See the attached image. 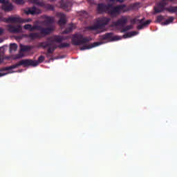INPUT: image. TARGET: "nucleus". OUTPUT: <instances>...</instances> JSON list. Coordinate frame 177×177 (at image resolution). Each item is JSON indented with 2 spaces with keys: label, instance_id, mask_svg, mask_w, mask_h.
<instances>
[{
  "label": "nucleus",
  "instance_id": "43",
  "mask_svg": "<svg viewBox=\"0 0 177 177\" xmlns=\"http://www.w3.org/2000/svg\"><path fill=\"white\" fill-rule=\"evenodd\" d=\"M176 15H177V12H176Z\"/></svg>",
  "mask_w": 177,
  "mask_h": 177
},
{
  "label": "nucleus",
  "instance_id": "20",
  "mask_svg": "<svg viewBox=\"0 0 177 177\" xmlns=\"http://www.w3.org/2000/svg\"><path fill=\"white\" fill-rule=\"evenodd\" d=\"M47 53H46V56H47V57H51L53 53H54V51L56 50V47H53V48H51V47H47Z\"/></svg>",
  "mask_w": 177,
  "mask_h": 177
},
{
  "label": "nucleus",
  "instance_id": "7",
  "mask_svg": "<svg viewBox=\"0 0 177 177\" xmlns=\"http://www.w3.org/2000/svg\"><path fill=\"white\" fill-rule=\"evenodd\" d=\"M6 28L9 32H11L12 34L20 33L22 30L21 25L8 24V25H7Z\"/></svg>",
  "mask_w": 177,
  "mask_h": 177
},
{
  "label": "nucleus",
  "instance_id": "21",
  "mask_svg": "<svg viewBox=\"0 0 177 177\" xmlns=\"http://www.w3.org/2000/svg\"><path fill=\"white\" fill-rule=\"evenodd\" d=\"M138 34H139V32H138L137 31H131V32H129L125 34L124 35H123V38L127 39V38L133 37L135 35H137Z\"/></svg>",
  "mask_w": 177,
  "mask_h": 177
},
{
  "label": "nucleus",
  "instance_id": "2",
  "mask_svg": "<svg viewBox=\"0 0 177 177\" xmlns=\"http://www.w3.org/2000/svg\"><path fill=\"white\" fill-rule=\"evenodd\" d=\"M66 39H68V37L57 35V36H55L53 39L52 37H50L47 39V41L40 42L39 44V46L40 48H42L43 49H46L48 47H50L51 48H56V49L57 48L63 49L65 48H68L70 47V44L62 43L64 40H66ZM54 42L61 43V44L57 46L55 44H54Z\"/></svg>",
  "mask_w": 177,
  "mask_h": 177
},
{
  "label": "nucleus",
  "instance_id": "4",
  "mask_svg": "<svg viewBox=\"0 0 177 177\" xmlns=\"http://www.w3.org/2000/svg\"><path fill=\"white\" fill-rule=\"evenodd\" d=\"M92 41L91 37H84L81 33L73 35L71 42L75 46H82Z\"/></svg>",
  "mask_w": 177,
  "mask_h": 177
},
{
  "label": "nucleus",
  "instance_id": "26",
  "mask_svg": "<svg viewBox=\"0 0 177 177\" xmlns=\"http://www.w3.org/2000/svg\"><path fill=\"white\" fill-rule=\"evenodd\" d=\"M53 22H54V19H53V17H46V19L44 21V23L47 25L52 24H53Z\"/></svg>",
  "mask_w": 177,
  "mask_h": 177
},
{
  "label": "nucleus",
  "instance_id": "3",
  "mask_svg": "<svg viewBox=\"0 0 177 177\" xmlns=\"http://www.w3.org/2000/svg\"><path fill=\"white\" fill-rule=\"evenodd\" d=\"M44 59H45L44 56L41 55L39 57L38 61H33L32 59H22L18 63L15 64V65L1 68L0 72L11 71L12 69L17 68L21 66H24V67H29V66L36 67L39 65V64L44 62Z\"/></svg>",
  "mask_w": 177,
  "mask_h": 177
},
{
  "label": "nucleus",
  "instance_id": "14",
  "mask_svg": "<svg viewBox=\"0 0 177 177\" xmlns=\"http://www.w3.org/2000/svg\"><path fill=\"white\" fill-rule=\"evenodd\" d=\"M37 30L40 31V35H49L53 32V28H43L40 26H38Z\"/></svg>",
  "mask_w": 177,
  "mask_h": 177
},
{
  "label": "nucleus",
  "instance_id": "18",
  "mask_svg": "<svg viewBox=\"0 0 177 177\" xmlns=\"http://www.w3.org/2000/svg\"><path fill=\"white\" fill-rule=\"evenodd\" d=\"M39 26H32L31 24H25L24 26V29L25 30H29L30 32H33L34 30H37Z\"/></svg>",
  "mask_w": 177,
  "mask_h": 177
},
{
  "label": "nucleus",
  "instance_id": "17",
  "mask_svg": "<svg viewBox=\"0 0 177 177\" xmlns=\"http://www.w3.org/2000/svg\"><path fill=\"white\" fill-rule=\"evenodd\" d=\"M58 16H59V21H58L57 24L59 26H64L66 24V15L64 13L62 12H59V14H58Z\"/></svg>",
  "mask_w": 177,
  "mask_h": 177
},
{
  "label": "nucleus",
  "instance_id": "30",
  "mask_svg": "<svg viewBox=\"0 0 177 177\" xmlns=\"http://www.w3.org/2000/svg\"><path fill=\"white\" fill-rule=\"evenodd\" d=\"M165 19V17L162 15H159L156 17V23L160 24L161 21H162Z\"/></svg>",
  "mask_w": 177,
  "mask_h": 177
},
{
  "label": "nucleus",
  "instance_id": "22",
  "mask_svg": "<svg viewBox=\"0 0 177 177\" xmlns=\"http://www.w3.org/2000/svg\"><path fill=\"white\" fill-rule=\"evenodd\" d=\"M75 29V25L73 24H71L69 25L68 28H66L65 30H64L63 34H68L72 32Z\"/></svg>",
  "mask_w": 177,
  "mask_h": 177
},
{
  "label": "nucleus",
  "instance_id": "8",
  "mask_svg": "<svg viewBox=\"0 0 177 177\" xmlns=\"http://www.w3.org/2000/svg\"><path fill=\"white\" fill-rule=\"evenodd\" d=\"M128 23V17L122 16L120 19H118L117 21H113V24L115 27L124 28L125 25Z\"/></svg>",
  "mask_w": 177,
  "mask_h": 177
},
{
  "label": "nucleus",
  "instance_id": "36",
  "mask_svg": "<svg viewBox=\"0 0 177 177\" xmlns=\"http://www.w3.org/2000/svg\"><path fill=\"white\" fill-rule=\"evenodd\" d=\"M3 32V29L1 28H0V36L2 35Z\"/></svg>",
  "mask_w": 177,
  "mask_h": 177
},
{
  "label": "nucleus",
  "instance_id": "6",
  "mask_svg": "<svg viewBox=\"0 0 177 177\" xmlns=\"http://www.w3.org/2000/svg\"><path fill=\"white\" fill-rule=\"evenodd\" d=\"M144 20H145V18L143 17L142 19H134L132 20V22L133 24H136V21L138 22V24H140V25H138L137 26V29L138 30H142L144 27L147 26H149L151 23V20H147L146 21H144Z\"/></svg>",
  "mask_w": 177,
  "mask_h": 177
},
{
  "label": "nucleus",
  "instance_id": "1",
  "mask_svg": "<svg viewBox=\"0 0 177 177\" xmlns=\"http://www.w3.org/2000/svg\"><path fill=\"white\" fill-rule=\"evenodd\" d=\"M125 5L113 6L111 3L105 4L104 3H100L97 6V12L100 15L106 13L110 15L111 17L115 18L118 17L119 15H121L122 12H125Z\"/></svg>",
  "mask_w": 177,
  "mask_h": 177
},
{
  "label": "nucleus",
  "instance_id": "15",
  "mask_svg": "<svg viewBox=\"0 0 177 177\" xmlns=\"http://www.w3.org/2000/svg\"><path fill=\"white\" fill-rule=\"evenodd\" d=\"M72 5V3L71 1L68 0H61L60 1V6L62 8L63 10H64L66 12H68L70 10L68 8H70Z\"/></svg>",
  "mask_w": 177,
  "mask_h": 177
},
{
  "label": "nucleus",
  "instance_id": "40",
  "mask_svg": "<svg viewBox=\"0 0 177 177\" xmlns=\"http://www.w3.org/2000/svg\"><path fill=\"white\" fill-rule=\"evenodd\" d=\"M137 5V3H134L133 4V6H136Z\"/></svg>",
  "mask_w": 177,
  "mask_h": 177
},
{
  "label": "nucleus",
  "instance_id": "32",
  "mask_svg": "<svg viewBox=\"0 0 177 177\" xmlns=\"http://www.w3.org/2000/svg\"><path fill=\"white\" fill-rule=\"evenodd\" d=\"M15 2L17 5H23L24 4V0H12Z\"/></svg>",
  "mask_w": 177,
  "mask_h": 177
},
{
  "label": "nucleus",
  "instance_id": "19",
  "mask_svg": "<svg viewBox=\"0 0 177 177\" xmlns=\"http://www.w3.org/2000/svg\"><path fill=\"white\" fill-rule=\"evenodd\" d=\"M28 37L30 38V39L34 40L36 39H39L41 37V35L39 32L35 33H30V35H27Z\"/></svg>",
  "mask_w": 177,
  "mask_h": 177
},
{
  "label": "nucleus",
  "instance_id": "27",
  "mask_svg": "<svg viewBox=\"0 0 177 177\" xmlns=\"http://www.w3.org/2000/svg\"><path fill=\"white\" fill-rule=\"evenodd\" d=\"M173 21H174L173 17H169L168 19L165 20V21L162 22V23H161V25H162V26H167V25H169V24H171V23L173 22Z\"/></svg>",
  "mask_w": 177,
  "mask_h": 177
},
{
  "label": "nucleus",
  "instance_id": "16",
  "mask_svg": "<svg viewBox=\"0 0 177 177\" xmlns=\"http://www.w3.org/2000/svg\"><path fill=\"white\" fill-rule=\"evenodd\" d=\"M102 44H103V43L102 42H93V44L84 45L82 47L80 48V50H86L92 49L97 46H101Z\"/></svg>",
  "mask_w": 177,
  "mask_h": 177
},
{
  "label": "nucleus",
  "instance_id": "39",
  "mask_svg": "<svg viewBox=\"0 0 177 177\" xmlns=\"http://www.w3.org/2000/svg\"><path fill=\"white\" fill-rule=\"evenodd\" d=\"M48 1L51 2V3H53L55 1V0H48Z\"/></svg>",
  "mask_w": 177,
  "mask_h": 177
},
{
  "label": "nucleus",
  "instance_id": "37",
  "mask_svg": "<svg viewBox=\"0 0 177 177\" xmlns=\"http://www.w3.org/2000/svg\"><path fill=\"white\" fill-rule=\"evenodd\" d=\"M8 73H0V77H1L2 76H5Z\"/></svg>",
  "mask_w": 177,
  "mask_h": 177
},
{
  "label": "nucleus",
  "instance_id": "25",
  "mask_svg": "<svg viewBox=\"0 0 177 177\" xmlns=\"http://www.w3.org/2000/svg\"><path fill=\"white\" fill-rule=\"evenodd\" d=\"M165 10L170 13H175L177 12V6L174 7V6H170L169 8H166Z\"/></svg>",
  "mask_w": 177,
  "mask_h": 177
},
{
  "label": "nucleus",
  "instance_id": "33",
  "mask_svg": "<svg viewBox=\"0 0 177 177\" xmlns=\"http://www.w3.org/2000/svg\"><path fill=\"white\" fill-rule=\"evenodd\" d=\"M110 2H111V3H115V2L124 3V0H110Z\"/></svg>",
  "mask_w": 177,
  "mask_h": 177
},
{
  "label": "nucleus",
  "instance_id": "10",
  "mask_svg": "<svg viewBox=\"0 0 177 177\" xmlns=\"http://www.w3.org/2000/svg\"><path fill=\"white\" fill-rule=\"evenodd\" d=\"M101 39L108 40L109 42H112L119 40L120 38L118 36H113V33H106L105 35L101 36Z\"/></svg>",
  "mask_w": 177,
  "mask_h": 177
},
{
  "label": "nucleus",
  "instance_id": "11",
  "mask_svg": "<svg viewBox=\"0 0 177 177\" xmlns=\"http://www.w3.org/2000/svg\"><path fill=\"white\" fill-rule=\"evenodd\" d=\"M167 5V3H163V2L158 3L156 6L153 8V9L155 10V12L156 14H158L162 12H164L165 10H166V8L165 7H166Z\"/></svg>",
  "mask_w": 177,
  "mask_h": 177
},
{
  "label": "nucleus",
  "instance_id": "9",
  "mask_svg": "<svg viewBox=\"0 0 177 177\" xmlns=\"http://www.w3.org/2000/svg\"><path fill=\"white\" fill-rule=\"evenodd\" d=\"M0 3H2V10L4 12H10L13 10V5L9 3L8 0H0Z\"/></svg>",
  "mask_w": 177,
  "mask_h": 177
},
{
  "label": "nucleus",
  "instance_id": "28",
  "mask_svg": "<svg viewBox=\"0 0 177 177\" xmlns=\"http://www.w3.org/2000/svg\"><path fill=\"white\" fill-rule=\"evenodd\" d=\"M122 30H120V32H126L128 30H131L133 28V26L132 25L127 26L126 27H122Z\"/></svg>",
  "mask_w": 177,
  "mask_h": 177
},
{
  "label": "nucleus",
  "instance_id": "31",
  "mask_svg": "<svg viewBox=\"0 0 177 177\" xmlns=\"http://www.w3.org/2000/svg\"><path fill=\"white\" fill-rule=\"evenodd\" d=\"M30 50V47L28 46H23L21 44V51L26 52Z\"/></svg>",
  "mask_w": 177,
  "mask_h": 177
},
{
  "label": "nucleus",
  "instance_id": "24",
  "mask_svg": "<svg viewBox=\"0 0 177 177\" xmlns=\"http://www.w3.org/2000/svg\"><path fill=\"white\" fill-rule=\"evenodd\" d=\"M41 8H44L45 10H50V11H54L55 8L54 6L50 5L49 3H45L44 5L41 6Z\"/></svg>",
  "mask_w": 177,
  "mask_h": 177
},
{
  "label": "nucleus",
  "instance_id": "42",
  "mask_svg": "<svg viewBox=\"0 0 177 177\" xmlns=\"http://www.w3.org/2000/svg\"><path fill=\"white\" fill-rule=\"evenodd\" d=\"M92 0H88V1L91 2Z\"/></svg>",
  "mask_w": 177,
  "mask_h": 177
},
{
  "label": "nucleus",
  "instance_id": "13",
  "mask_svg": "<svg viewBox=\"0 0 177 177\" xmlns=\"http://www.w3.org/2000/svg\"><path fill=\"white\" fill-rule=\"evenodd\" d=\"M6 23H14V24H21L23 23V19L19 17H9L7 19H4Z\"/></svg>",
  "mask_w": 177,
  "mask_h": 177
},
{
  "label": "nucleus",
  "instance_id": "29",
  "mask_svg": "<svg viewBox=\"0 0 177 177\" xmlns=\"http://www.w3.org/2000/svg\"><path fill=\"white\" fill-rule=\"evenodd\" d=\"M17 50V44H10V52L16 51Z\"/></svg>",
  "mask_w": 177,
  "mask_h": 177
},
{
  "label": "nucleus",
  "instance_id": "38",
  "mask_svg": "<svg viewBox=\"0 0 177 177\" xmlns=\"http://www.w3.org/2000/svg\"><path fill=\"white\" fill-rule=\"evenodd\" d=\"M3 62V59H1V57H0V64H1Z\"/></svg>",
  "mask_w": 177,
  "mask_h": 177
},
{
  "label": "nucleus",
  "instance_id": "23",
  "mask_svg": "<svg viewBox=\"0 0 177 177\" xmlns=\"http://www.w3.org/2000/svg\"><path fill=\"white\" fill-rule=\"evenodd\" d=\"M30 3L38 5L39 7L43 6L46 3L43 0H30Z\"/></svg>",
  "mask_w": 177,
  "mask_h": 177
},
{
  "label": "nucleus",
  "instance_id": "35",
  "mask_svg": "<svg viewBox=\"0 0 177 177\" xmlns=\"http://www.w3.org/2000/svg\"><path fill=\"white\" fill-rule=\"evenodd\" d=\"M167 1H170V2H173L174 0H161V3H167Z\"/></svg>",
  "mask_w": 177,
  "mask_h": 177
},
{
  "label": "nucleus",
  "instance_id": "41",
  "mask_svg": "<svg viewBox=\"0 0 177 177\" xmlns=\"http://www.w3.org/2000/svg\"><path fill=\"white\" fill-rule=\"evenodd\" d=\"M2 49H3V47H1V48H0V50H1Z\"/></svg>",
  "mask_w": 177,
  "mask_h": 177
},
{
  "label": "nucleus",
  "instance_id": "5",
  "mask_svg": "<svg viewBox=\"0 0 177 177\" xmlns=\"http://www.w3.org/2000/svg\"><path fill=\"white\" fill-rule=\"evenodd\" d=\"M111 21V19L107 17H102L97 19L95 24L93 26H89L91 30H97L99 29H104L106 28L108 24Z\"/></svg>",
  "mask_w": 177,
  "mask_h": 177
},
{
  "label": "nucleus",
  "instance_id": "12",
  "mask_svg": "<svg viewBox=\"0 0 177 177\" xmlns=\"http://www.w3.org/2000/svg\"><path fill=\"white\" fill-rule=\"evenodd\" d=\"M24 12L27 15H40L41 13V10L33 6L32 8H28L27 10H25Z\"/></svg>",
  "mask_w": 177,
  "mask_h": 177
},
{
  "label": "nucleus",
  "instance_id": "34",
  "mask_svg": "<svg viewBox=\"0 0 177 177\" xmlns=\"http://www.w3.org/2000/svg\"><path fill=\"white\" fill-rule=\"evenodd\" d=\"M30 21H32L31 19H22V23H29Z\"/></svg>",
  "mask_w": 177,
  "mask_h": 177
}]
</instances>
